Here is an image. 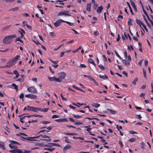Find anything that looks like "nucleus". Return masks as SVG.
<instances>
[{"label": "nucleus", "instance_id": "f257e3e1", "mask_svg": "<svg viewBox=\"0 0 153 153\" xmlns=\"http://www.w3.org/2000/svg\"><path fill=\"white\" fill-rule=\"evenodd\" d=\"M16 36V35L14 34L6 36L4 39L3 42L5 44H10L12 42V39L14 38H15Z\"/></svg>", "mask_w": 153, "mask_h": 153}, {"label": "nucleus", "instance_id": "f03ea898", "mask_svg": "<svg viewBox=\"0 0 153 153\" xmlns=\"http://www.w3.org/2000/svg\"><path fill=\"white\" fill-rule=\"evenodd\" d=\"M65 22V21L61 19L58 20L56 22L54 23V25L56 27H58L61 24V22Z\"/></svg>", "mask_w": 153, "mask_h": 153}, {"label": "nucleus", "instance_id": "7ed1b4c3", "mask_svg": "<svg viewBox=\"0 0 153 153\" xmlns=\"http://www.w3.org/2000/svg\"><path fill=\"white\" fill-rule=\"evenodd\" d=\"M13 62L11 59H10L9 60L7 63V65H5L3 67H1V68H5L6 67L9 68L11 66L13 65Z\"/></svg>", "mask_w": 153, "mask_h": 153}, {"label": "nucleus", "instance_id": "20e7f679", "mask_svg": "<svg viewBox=\"0 0 153 153\" xmlns=\"http://www.w3.org/2000/svg\"><path fill=\"white\" fill-rule=\"evenodd\" d=\"M58 76L62 80L65 78V74L64 72H61L58 74Z\"/></svg>", "mask_w": 153, "mask_h": 153}, {"label": "nucleus", "instance_id": "39448f33", "mask_svg": "<svg viewBox=\"0 0 153 153\" xmlns=\"http://www.w3.org/2000/svg\"><path fill=\"white\" fill-rule=\"evenodd\" d=\"M27 90L28 91L31 93H35L36 92L35 88L33 87H30L28 88Z\"/></svg>", "mask_w": 153, "mask_h": 153}, {"label": "nucleus", "instance_id": "423d86ee", "mask_svg": "<svg viewBox=\"0 0 153 153\" xmlns=\"http://www.w3.org/2000/svg\"><path fill=\"white\" fill-rule=\"evenodd\" d=\"M71 147H72L70 145L68 144L64 147L63 148V151L65 153L67 150L71 149Z\"/></svg>", "mask_w": 153, "mask_h": 153}, {"label": "nucleus", "instance_id": "0eeeda50", "mask_svg": "<svg viewBox=\"0 0 153 153\" xmlns=\"http://www.w3.org/2000/svg\"><path fill=\"white\" fill-rule=\"evenodd\" d=\"M32 138V137H25L23 136H21L20 138V140H21L22 141H24L25 140H28L30 141V140H32V139H31Z\"/></svg>", "mask_w": 153, "mask_h": 153}, {"label": "nucleus", "instance_id": "6e6552de", "mask_svg": "<svg viewBox=\"0 0 153 153\" xmlns=\"http://www.w3.org/2000/svg\"><path fill=\"white\" fill-rule=\"evenodd\" d=\"M33 106H31L29 105H27V107H25L24 109V110H28L32 111Z\"/></svg>", "mask_w": 153, "mask_h": 153}, {"label": "nucleus", "instance_id": "1a4fd4ad", "mask_svg": "<svg viewBox=\"0 0 153 153\" xmlns=\"http://www.w3.org/2000/svg\"><path fill=\"white\" fill-rule=\"evenodd\" d=\"M40 136H42V137L48 138V140H44L45 141H51V139H50V137L49 136L46 135H40Z\"/></svg>", "mask_w": 153, "mask_h": 153}, {"label": "nucleus", "instance_id": "9d476101", "mask_svg": "<svg viewBox=\"0 0 153 153\" xmlns=\"http://www.w3.org/2000/svg\"><path fill=\"white\" fill-rule=\"evenodd\" d=\"M20 56L19 55H17L15 57L13 58V59H11L13 63L16 62L17 61L20 57Z\"/></svg>", "mask_w": 153, "mask_h": 153}, {"label": "nucleus", "instance_id": "9b49d317", "mask_svg": "<svg viewBox=\"0 0 153 153\" xmlns=\"http://www.w3.org/2000/svg\"><path fill=\"white\" fill-rule=\"evenodd\" d=\"M20 30H19V32L21 34V38H22L24 36L23 33H25V32L24 30L20 28Z\"/></svg>", "mask_w": 153, "mask_h": 153}, {"label": "nucleus", "instance_id": "f8f14e48", "mask_svg": "<svg viewBox=\"0 0 153 153\" xmlns=\"http://www.w3.org/2000/svg\"><path fill=\"white\" fill-rule=\"evenodd\" d=\"M32 111L37 112L38 111H40L41 109L40 108L36 107L33 106Z\"/></svg>", "mask_w": 153, "mask_h": 153}, {"label": "nucleus", "instance_id": "ddd939ff", "mask_svg": "<svg viewBox=\"0 0 153 153\" xmlns=\"http://www.w3.org/2000/svg\"><path fill=\"white\" fill-rule=\"evenodd\" d=\"M136 22L137 24L139 25L140 27H141V25H142L143 24L140 20H138L137 19L136 20Z\"/></svg>", "mask_w": 153, "mask_h": 153}, {"label": "nucleus", "instance_id": "4468645a", "mask_svg": "<svg viewBox=\"0 0 153 153\" xmlns=\"http://www.w3.org/2000/svg\"><path fill=\"white\" fill-rule=\"evenodd\" d=\"M122 62L124 65H129L130 64V62L126 59L122 60Z\"/></svg>", "mask_w": 153, "mask_h": 153}, {"label": "nucleus", "instance_id": "2eb2a0df", "mask_svg": "<svg viewBox=\"0 0 153 153\" xmlns=\"http://www.w3.org/2000/svg\"><path fill=\"white\" fill-rule=\"evenodd\" d=\"M107 110V111L110 113L111 114H116L117 113V111H114V110H112L111 109H108Z\"/></svg>", "mask_w": 153, "mask_h": 153}, {"label": "nucleus", "instance_id": "dca6fc26", "mask_svg": "<svg viewBox=\"0 0 153 153\" xmlns=\"http://www.w3.org/2000/svg\"><path fill=\"white\" fill-rule=\"evenodd\" d=\"M103 8V7L101 6L99 7L97 10V12L98 13H100L102 11Z\"/></svg>", "mask_w": 153, "mask_h": 153}, {"label": "nucleus", "instance_id": "f3484780", "mask_svg": "<svg viewBox=\"0 0 153 153\" xmlns=\"http://www.w3.org/2000/svg\"><path fill=\"white\" fill-rule=\"evenodd\" d=\"M88 61L89 63L92 64L94 66H96V64L93 61V60L91 58L89 59H88Z\"/></svg>", "mask_w": 153, "mask_h": 153}, {"label": "nucleus", "instance_id": "a211bd4d", "mask_svg": "<svg viewBox=\"0 0 153 153\" xmlns=\"http://www.w3.org/2000/svg\"><path fill=\"white\" fill-rule=\"evenodd\" d=\"M64 134L65 135H75L76 133H67L64 132Z\"/></svg>", "mask_w": 153, "mask_h": 153}, {"label": "nucleus", "instance_id": "6ab92c4d", "mask_svg": "<svg viewBox=\"0 0 153 153\" xmlns=\"http://www.w3.org/2000/svg\"><path fill=\"white\" fill-rule=\"evenodd\" d=\"M91 3L88 4L86 6V10L88 11H90L91 10Z\"/></svg>", "mask_w": 153, "mask_h": 153}, {"label": "nucleus", "instance_id": "aec40b11", "mask_svg": "<svg viewBox=\"0 0 153 153\" xmlns=\"http://www.w3.org/2000/svg\"><path fill=\"white\" fill-rule=\"evenodd\" d=\"M13 73L16 75V76L15 77V79L17 78L19 76V74L16 70H15L13 71Z\"/></svg>", "mask_w": 153, "mask_h": 153}, {"label": "nucleus", "instance_id": "412c9836", "mask_svg": "<svg viewBox=\"0 0 153 153\" xmlns=\"http://www.w3.org/2000/svg\"><path fill=\"white\" fill-rule=\"evenodd\" d=\"M127 5H128V6L129 7V8L130 9V12H131V13L132 15H133V12L132 10V9L131 7V6H130L129 3L128 2H127Z\"/></svg>", "mask_w": 153, "mask_h": 153}, {"label": "nucleus", "instance_id": "4be33fe9", "mask_svg": "<svg viewBox=\"0 0 153 153\" xmlns=\"http://www.w3.org/2000/svg\"><path fill=\"white\" fill-rule=\"evenodd\" d=\"M92 106L93 107L97 108L100 107V104L98 103H94L92 104Z\"/></svg>", "mask_w": 153, "mask_h": 153}, {"label": "nucleus", "instance_id": "5701e85b", "mask_svg": "<svg viewBox=\"0 0 153 153\" xmlns=\"http://www.w3.org/2000/svg\"><path fill=\"white\" fill-rule=\"evenodd\" d=\"M10 142L12 144H20L19 143H18L17 141L14 140H10Z\"/></svg>", "mask_w": 153, "mask_h": 153}, {"label": "nucleus", "instance_id": "b1692460", "mask_svg": "<svg viewBox=\"0 0 153 153\" xmlns=\"http://www.w3.org/2000/svg\"><path fill=\"white\" fill-rule=\"evenodd\" d=\"M99 76L100 77L101 79H105L108 78V76L106 75H105L104 76H102L101 75H100Z\"/></svg>", "mask_w": 153, "mask_h": 153}, {"label": "nucleus", "instance_id": "393cba45", "mask_svg": "<svg viewBox=\"0 0 153 153\" xmlns=\"http://www.w3.org/2000/svg\"><path fill=\"white\" fill-rule=\"evenodd\" d=\"M49 110L48 108H41V109L40 110V111H43L45 112H46L48 111Z\"/></svg>", "mask_w": 153, "mask_h": 153}, {"label": "nucleus", "instance_id": "a878e982", "mask_svg": "<svg viewBox=\"0 0 153 153\" xmlns=\"http://www.w3.org/2000/svg\"><path fill=\"white\" fill-rule=\"evenodd\" d=\"M50 144H51L52 146H57L59 147H61V145L57 143H51Z\"/></svg>", "mask_w": 153, "mask_h": 153}, {"label": "nucleus", "instance_id": "bb28decb", "mask_svg": "<svg viewBox=\"0 0 153 153\" xmlns=\"http://www.w3.org/2000/svg\"><path fill=\"white\" fill-rule=\"evenodd\" d=\"M40 136H40V135H39V136H36V137H32V138L31 139H32V140H30V141H37V140H36V139H34L38 138L39 137H40Z\"/></svg>", "mask_w": 153, "mask_h": 153}, {"label": "nucleus", "instance_id": "cd10ccee", "mask_svg": "<svg viewBox=\"0 0 153 153\" xmlns=\"http://www.w3.org/2000/svg\"><path fill=\"white\" fill-rule=\"evenodd\" d=\"M55 77L53 76V77H50L48 76V78L49 80L52 81H55Z\"/></svg>", "mask_w": 153, "mask_h": 153}, {"label": "nucleus", "instance_id": "c85d7f7f", "mask_svg": "<svg viewBox=\"0 0 153 153\" xmlns=\"http://www.w3.org/2000/svg\"><path fill=\"white\" fill-rule=\"evenodd\" d=\"M84 76L85 77L88 78L91 81L93 79V78L92 76L90 75H84Z\"/></svg>", "mask_w": 153, "mask_h": 153}, {"label": "nucleus", "instance_id": "c756f323", "mask_svg": "<svg viewBox=\"0 0 153 153\" xmlns=\"http://www.w3.org/2000/svg\"><path fill=\"white\" fill-rule=\"evenodd\" d=\"M10 25H9V26H7L3 28L2 29V31H4L5 30H6L8 29L10 27Z\"/></svg>", "mask_w": 153, "mask_h": 153}, {"label": "nucleus", "instance_id": "7c9ffc66", "mask_svg": "<svg viewBox=\"0 0 153 153\" xmlns=\"http://www.w3.org/2000/svg\"><path fill=\"white\" fill-rule=\"evenodd\" d=\"M19 9V7H16L14 8L10 9L9 10V11H16Z\"/></svg>", "mask_w": 153, "mask_h": 153}, {"label": "nucleus", "instance_id": "2f4dec72", "mask_svg": "<svg viewBox=\"0 0 153 153\" xmlns=\"http://www.w3.org/2000/svg\"><path fill=\"white\" fill-rule=\"evenodd\" d=\"M97 137L99 139H102L101 140V142L102 143H105V140L104 139H103V137H102L100 136H97Z\"/></svg>", "mask_w": 153, "mask_h": 153}, {"label": "nucleus", "instance_id": "473e14b6", "mask_svg": "<svg viewBox=\"0 0 153 153\" xmlns=\"http://www.w3.org/2000/svg\"><path fill=\"white\" fill-rule=\"evenodd\" d=\"M116 128H117V129L118 130V131H119L120 133V135H121V136H123V133L121 132V131H120L119 128V126L118 125H117L116 126Z\"/></svg>", "mask_w": 153, "mask_h": 153}, {"label": "nucleus", "instance_id": "72a5a7b5", "mask_svg": "<svg viewBox=\"0 0 153 153\" xmlns=\"http://www.w3.org/2000/svg\"><path fill=\"white\" fill-rule=\"evenodd\" d=\"M18 149H16L14 150H11L9 151V152L12 153H17Z\"/></svg>", "mask_w": 153, "mask_h": 153}, {"label": "nucleus", "instance_id": "f704fd0d", "mask_svg": "<svg viewBox=\"0 0 153 153\" xmlns=\"http://www.w3.org/2000/svg\"><path fill=\"white\" fill-rule=\"evenodd\" d=\"M129 142H134L136 141V139L135 138H132L128 140Z\"/></svg>", "mask_w": 153, "mask_h": 153}, {"label": "nucleus", "instance_id": "c9c22d12", "mask_svg": "<svg viewBox=\"0 0 153 153\" xmlns=\"http://www.w3.org/2000/svg\"><path fill=\"white\" fill-rule=\"evenodd\" d=\"M73 115L76 119L81 118H82V116L79 115H76L75 114H73Z\"/></svg>", "mask_w": 153, "mask_h": 153}, {"label": "nucleus", "instance_id": "e433bc0d", "mask_svg": "<svg viewBox=\"0 0 153 153\" xmlns=\"http://www.w3.org/2000/svg\"><path fill=\"white\" fill-rule=\"evenodd\" d=\"M128 21V25L130 26L132 25V24L131 23V20L132 19H129Z\"/></svg>", "mask_w": 153, "mask_h": 153}, {"label": "nucleus", "instance_id": "4c0bfd02", "mask_svg": "<svg viewBox=\"0 0 153 153\" xmlns=\"http://www.w3.org/2000/svg\"><path fill=\"white\" fill-rule=\"evenodd\" d=\"M26 97L31 99H35L37 98V96H25Z\"/></svg>", "mask_w": 153, "mask_h": 153}, {"label": "nucleus", "instance_id": "58836bf2", "mask_svg": "<svg viewBox=\"0 0 153 153\" xmlns=\"http://www.w3.org/2000/svg\"><path fill=\"white\" fill-rule=\"evenodd\" d=\"M141 147L143 149H144L145 148V144L144 142H142L141 143Z\"/></svg>", "mask_w": 153, "mask_h": 153}, {"label": "nucleus", "instance_id": "ea45409f", "mask_svg": "<svg viewBox=\"0 0 153 153\" xmlns=\"http://www.w3.org/2000/svg\"><path fill=\"white\" fill-rule=\"evenodd\" d=\"M61 122L68 121V120L66 118H61Z\"/></svg>", "mask_w": 153, "mask_h": 153}, {"label": "nucleus", "instance_id": "a19ab883", "mask_svg": "<svg viewBox=\"0 0 153 153\" xmlns=\"http://www.w3.org/2000/svg\"><path fill=\"white\" fill-rule=\"evenodd\" d=\"M62 81V80L59 77L58 78H55V81L57 82H60Z\"/></svg>", "mask_w": 153, "mask_h": 153}, {"label": "nucleus", "instance_id": "79ce46f5", "mask_svg": "<svg viewBox=\"0 0 153 153\" xmlns=\"http://www.w3.org/2000/svg\"><path fill=\"white\" fill-rule=\"evenodd\" d=\"M138 80V78H136L134 80L132 81V83L134 84L135 85L136 82Z\"/></svg>", "mask_w": 153, "mask_h": 153}, {"label": "nucleus", "instance_id": "37998d69", "mask_svg": "<svg viewBox=\"0 0 153 153\" xmlns=\"http://www.w3.org/2000/svg\"><path fill=\"white\" fill-rule=\"evenodd\" d=\"M12 86L14 87V89H15L16 91H17L18 89V87L17 85H16L15 84L13 83L12 85Z\"/></svg>", "mask_w": 153, "mask_h": 153}, {"label": "nucleus", "instance_id": "c03bdc74", "mask_svg": "<svg viewBox=\"0 0 153 153\" xmlns=\"http://www.w3.org/2000/svg\"><path fill=\"white\" fill-rule=\"evenodd\" d=\"M65 13L64 12L60 11L59 13L58 14V16H59L62 15H65Z\"/></svg>", "mask_w": 153, "mask_h": 153}, {"label": "nucleus", "instance_id": "a18cd8bd", "mask_svg": "<svg viewBox=\"0 0 153 153\" xmlns=\"http://www.w3.org/2000/svg\"><path fill=\"white\" fill-rule=\"evenodd\" d=\"M81 48V46L79 47L78 48H77L76 50L74 51H73V53H75L77 51H78Z\"/></svg>", "mask_w": 153, "mask_h": 153}, {"label": "nucleus", "instance_id": "49530a36", "mask_svg": "<svg viewBox=\"0 0 153 153\" xmlns=\"http://www.w3.org/2000/svg\"><path fill=\"white\" fill-rule=\"evenodd\" d=\"M66 22V23H67V24H68L70 25L71 26H73L74 25V23H71L65 21V22Z\"/></svg>", "mask_w": 153, "mask_h": 153}, {"label": "nucleus", "instance_id": "de8ad7c7", "mask_svg": "<svg viewBox=\"0 0 153 153\" xmlns=\"http://www.w3.org/2000/svg\"><path fill=\"white\" fill-rule=\"evenodd\" d=\"M143 75H144V76L145 78H146V71L144 69H143Z\"/></svg>", "mask_w": 153, "mask_h": 153}, {"label": "nucleus", "instance_id": "09e8293b", "mask_svg": "<svg viewBox=\"0 0 153 153\" xmlns=\"http://www.w3.org/2000/svg\"><path fill=\"white\" fill-rule=\"evenodd\" d=\"M115 53L116 54V55L120 59H122V58L119 56V55L118 54V53H117V52L116 51H115Z\"/></svg>", "mask_w": 153, "mask_h": 153}, {"label": "nucleus", "instance_id": "8fccbe9b", "mask_svg": "<svg viewBox=\"0 0 153 153\" xmlns=\"http://www.w3.org/2000/svg\"><path fill=\"white\" fill-rule=\"evenodd\" d=\"M98 66L99 67H100V68H101L102 70H104L105 69V68L102 65H99Z\"/></svg>", "mask_w": 153, "mask_h": 153}, {"label": "nucleus", "instance_id": "3c124183", "mask_svg": "<svg viewBox=\"0 0 153 153\" xmlns=\"http://www.w3.org/2000/svg\"><path fill=\"white\" fill-rule=\"evenodd\" d=\"M11 143L9 145V147L11 149H13L15 148V146H13Z\"/></svg>", "mask_w": 153, "mask_h": 153}, {"label": "nucleus", "instance_id": "603ef678", "mask_svg": "<svg viewBox=\"0 0 153 153\" xmlns=\"http://www.w3.org/2000/svg\"><path fill=\"white\" fill-rule=\"evenodd\" d=\"M130 2H131V5L133 7L136 6L134 2L133 1H130Z\"/></svg>", "mask_w": 153, "mask_h": 153}, {"label": "nucleus", "instance_id": "864d4df0", "mask_svg": "<svg viewBox=\"0 0 153 153\" xmlns=\"http://www.w3.org/2000/svg\"><path fill=\"white\" fill-rule=\"evenodd\" d=\"M59 116L57 115H54L52 116V118L53 119V118H59Z\"/></svg>", "mask_w": 153, "mask_h": 153}, {"label": "nucleus", "instance_id": "5fc2aeb1", "mask_svg": "<svg viewBox=\"0 0 153 153\" xmlns=\"http://www.w3.org/2000/svg\"><path fill=\"white\" fill-rule=\"evenodd\" d=\"M129 133L131 134H137V133L133 131H129Z\"/></svg>", "mask_w": 153, "mask_h": 153}, {"label": "nucleus", "instance_id": "6e6d98bb", "mask_svg": "<svg viewBox=\"0 0 153 153\" xmlns=\"http://www.w3.org/2000/svg\"><path fill=\"white\" fill-rule=\"evenodd\" d=\"M140 2L141 4H142V8L143 10V12H144V13H146V11L144 9L143 6L142 4V2H141V1H140Z\"/></svg>", "mask_w": 153, "mask_h": 153}, {"label": "nucleus", "instance_id": "4d7b16f0", "mask_svg": "<svg viewBox=\"0 0 153 153\" xmlns=\"http://www.w3.org/2000/svg\"><path fill=\"white\" fill-rule=\"evenodd\" d=\"M50 61H51L53 63L55 64H57L58 62V61H53L52 60H50Z\"/></svg>", "mask_w": 153, "mask_h": 153}, {"label": "nucleus", "instance_id": "13d9d810", "mask_svg": "<svg viewBox=\"0 0 153 153\" xmlns=\"http://www.w3.org/2000/svg\"><path fill=\"white\" fill-rule=\"evenodd\" d=\"M66 127H67V128H76V127L74 126H70V125H67L66 126Z\"/></svg>", "mask_w": 153, "mask_h": 153}, {"label": "nucleus", "instance_id": "bf43d9fd", "mask_svg": "<svg viewBox=\"0 0 153 153\" xmlns=\"http://www.w3.org/2000/svg\"><path fill=\"white\" fill-rule=\"evenodd\" d=\"M52 126H49V127L47 128V129L48 130L47 131V132H48L49 131L51 130L52 129Z\"/></svg>", "mask_w": 153, "mask_h": 153}, {"label": "nucleus", "instance_id": "052dcab7", "mask_svg": "<svg viewBox=\"0 0 153 153\" xmlns=\"http://www.w3.org/2000/svg\"><path fill=\"white\" fill-rule=\"evenodd\" d=\"M42 123H44L45 124H47L50 123V122L49 121H44L41 122Z\"/></svg>", "mask_w": 153, "mask_h": 153}, {"label": "nucleus", "instance_id": "680f3d73", "mask_svg": "<svg viewBox=\"0 0 153 153\" xmlns=\"http://www.w3.org/2000/svg\"><path fill=\"white\" fill-rule=\"evenodd\" d=\"M119 143L120 145V147L121 148H122L123 147V144L121 142V141L120 140L119 141Z\"/></svg>", "mask_w": 153, "mask_h": 153}, {"label": "nucleus", "instance_id": "e2e57ef3", "mask_svg": "<svg viewBox=\"0 0 153 153\" xmlns=\"http://www.w3.org/2000/svg\"><path fill=\"white\" fill-rule=\"evenodd\" d=\"M94 34L95 36H97L99 35V33L96 30L94 31Z\"/></svg>", "mask_w": 153, "mask_h": 153}, {"label": "nucleus", "instance_id": "0e129e2a", "mask_svg": "<svg viewBox=\"0 0 153 153\" xmlns=\"http://www.w3.org/2000/svg\"><path fill=\"white\" fill-rule=\"evenodd\" d=\"M74 123L76 125H80L82 124V123L81 122H77L76 121H75Z\"/></svg>", "mask_w": 153, "mask_h": 153}, {"label": "nucleus", "instance_id": "69168bd1", "mask_svg": "<svg viewBox=\"0 0 153 153\" xmlns=\"http://www.w3.org/2000/svg\"><path fill=\"white\" fill-rule=\"evenodd\" d=\"M17 153H23V152L21 150L18 149Z\"/></svg>", "mask_w": 153, "mask_h": 153}, {"label": "nucleus", "instance_id": "338daca9", "mask_svg": "<svg viewBox=\"0 0 153 153\" xmlns=\"http://www.w3.org/2000/svg\"><path fill=\"white\" fill-rule=\"evenodd\" d=\"M137 118H138L140 120L142 118V117L140 114H138L136 116Z\"/></svg>", "mask_w": 153, "mask_h": 153}, {"label": "nucleus", "instance_id": "774afa93", "mask_svg": "<svg viewBox=\"0 0 153 153\" xmlns=\"http://www.w3.org/2000/svg\"><path fill=\"white\" fill-rule=\"evenodd\" d=\"M142 26H143V27H144V29L147 31H148V30L146 28V26L144 24H143V25H142Z\"/></svg>", "mask_w": 153, "mask_h": 153}]
</instances>
